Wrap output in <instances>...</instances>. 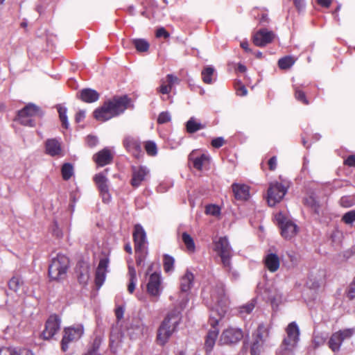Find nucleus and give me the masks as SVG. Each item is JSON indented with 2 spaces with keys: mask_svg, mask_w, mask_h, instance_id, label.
<instances>
[{
  "mask_svg": "<svg viewBox=\"0 0 355 355\" xmlns=\"http://www.w3.org/2000/svg\"><path fill=\"white\" fill-rule=\"evenodd\" d=\"M274 33L265 28L257 31L253 37V42L257 46H264L270 43L274 39Z\"/></svg>",
  "mask_w": 355,
  "mask_h": 355,
  "instance_id": "obj_18",
  "label": "nucleus"
},
{
  "mask_svg": "<svg viewBox=\"0 0 355 355\" xmlns=\"http://www.w3.org/2000/svg\"><path fill=\"white\" fill-rule=\"evenodd\" d=\"M62 178L64 180H69L73 175V167L70 163H65L62 165L61 168Z\"/></svg>",
  "mask_w": 355,
  "mask_h": 355,
  "instance_id": "obj_39",
  "label": "nucleus"
},
{
  "mask_svg": "<svg viewBox=\"0 0 355 355\" xmlns=\"http://www.w3.org/2000/svg\"><path fill=\"white\" fill-rule=\"evenodd\" d=\"M108 264V258H103L100 259L95 274V284L97 288H100L105 280Z\"/></svg>",
  "mask_w": 355,
  "mask_h": 355,
  "instance_id": "obj_17",
  "label": "nucleus"
},
{
  "mask_svg": "<svg viewBox=\"0 0 355 355\" xmlns=\"http://www.w3.org/2000/svg\"><path fill=\"white\" fill-rule=\"evenodd\" d=\"M224 144V139L221 137L215 138L211 141V146L216 148H220Z\"/></svg>",
  "mask_w": 355,
  "mask_h": 355,
  "instance_id": "obj_56",
  "label": "nucleus"
},
{
  "mask_svg": "<svg viewBox=\"0 0 355 355\" xmlns=\"http://www.w3.org/2000/svg\"><path fill=\"white\" fill-rule=\"evenodd\" d=\"M340 204L343 207H350L355 205V200L352 196H343L340 200Z\"/></svg>",
  "mask_w": 355,
  "mask_h": 355,
  "instance_id": "obj_47",
  "label": "nucleus"
},
{
  "mask_svg": "<svg viewBox=\"0 0 355 355\" xmlns=\"http://www.w3.org/2000/svg\"><path fill=\"white\" fill-rule=\"evenodd\" d=\"M130 98L127 96L115 97L95 110L94 116L98 121H106L123 113L128 108Z\"/></svg>",
  "mask_w": 355,
  "mask_h": 355,
  "instance_id": "obj_2",
  "label": "nucleus"
},
{
  "mask_svg": "<svg viewBox=\"0 0 355 355\" xmlns=\"http://www.w3.org/2000/svg\"><path fill=\"white\" fill-rule=\"evenodd\" d=\"M345 164L349 166H355V155H349L345 159Z\"/></svg>",
  "mask_w": 355,
  "mask_h": 355,
  "instance_id": "obj_64",
  "label": "nucleus"
},
{
  "mask_svg": "<svg viewBox=\"0 0 355 355\" xmlns=\"http://www.w3.org/2000/svg\"><path fill=\"white\" fill-rule=\"evenodd\" d=\"M243 337V331L239 328L230 327L225 329L220 338V345H234Z\"/></svg>",
  "mask_w": 355,
  "mask_h": 355,
  "instance_id": "obj_14",
  "label": "nucleus"
},
{
  "mask_svg": "<svg viewBox=\"0 0 355 355\" xmlns=\"http://www.w3.org/2000/svg\"><path fill=\"white\" fill-rule=\"evenodd\" d=\"M22 281L19 277H13L8 282L9 288L15 292H17L21 285Z\"/></svg>",
  "mask_w": 355,
  "mask_h": 355,
  "instance_id": "obj_44",
  "label": "nucleus"
},
{
  "mask_svg": "<svg viewBox=\"0 0 355 355\" xmlns=\"http://www.w3.org/2000/svg\"><path fill=\"white\" fill-rule=\"evenodd\" d=\"M83 334L84 327L81 324L65 327L63 330V336L60 343L62 351L66 352L70 345L78 341Z\"/></svg>",
  "mask_w": 355,
  "mask_h": 355,
  "instance_id": "obj_7",
  "label": "nucleus"
},
{
  "mask_svg": "<svg viewBox=\"0 0 355 355\" xmlns=\"http://www.w3.org/2000/svg\"><path fill=\"white\" fill-rule=\"evenodd\" d=\"M276 220L281 229V234L284 239H290L296 235L298 227L293 221L285 217L282 213H279L276 216Z\"/></svg>",
  "mask_w": 355,
  "mask_h": 355,
  "instance_id": "obj_10",
  "label": "nucleus"
},
{
  "mask_svg": "<svg viewBox=\"0 0 355 355\" xmlns=\"http://www.w3.org/2000/svg\"><path fill=\"white\" fill-rule=\"evenodd\" d=\"M44 115L42 110L33 103H29L18 112V121L24 125L33 127L36 119H40Z\"/></svg>",
  "mask_w": 355,
  "mask_h": 355,
  "instance_id": "obj_6",
  "label": "nucleus"
},
{
  "mask_svg": "<svg viewBox=\"0 0 355 355\" xmlns=\"http://www.w3.org/2000/svg\"><path fill=\"white\" fill-rule=\"evenodd\" d=\"M214 250L220 257L223 265L226 268H230V259L233 254L232 248L226 236L214 241Z\"/></svg>",
  "mask_w": 355,
  "mask_h": 355,
  "instance_id": "obj_8",
  "label": "nucleus"
},
{
  "mask_svg": "<svg viewBox=\"0 0 355 355\" xmlns=\"http://www.w3.org/2000/svg\"><path fill=\"white\" fill-rule=\"evenodd\" d=\"M107 172L108 169H105L103 172L99 173L94 177V181L100 192L109 190V180L106 177Z\"/></svg>",
  "mask_w": 355,
  "mask_h": 355,
  "instance_id": "obj_25",
  "label": "nucleus"
},
{
  "mask_svg": "<svg viewBox=\"0 0 355 355\" xmlns=\"http://www.w3.org/2000/svg\"><path fill=\"white\" fill-rule=\"evenodd\" d=\"M287 192V189L282 184L277 182L270 184L268 189L267 201L270 207L275 206L280 202Z\"/></svg>",
  "mask_w": 355,
  "mask_h": 355,
  "instance_id": "obj_11",
  "label": "nucleus"
},
{
  "mask_svg": "<svg viewBox=\"0 0 355 355\" xmlns=\"http://www.w3.org/2000/svg\"><path fill=\"white\" fill-rule=\"evenodd\" d=\"M76 272L80 284L86 285L90 277V266L88 263L80 261L76 266Z\"/></svg>",
  "mask_w": 355,
  "mask_h": 355,
  "instance_id": "obj_19",
  "label": "nucleus"
},
{
  "mask_svg": "<svg viewBox=\"0 0 355 355\" xmlns=\"http://www.w3.org/2000/svg\"><path fill=\"white\" fill-rule=\"evenodd\" d=\"M171 119V116L168 112H162L157 118V123L159 124H164L169 122Z\"/></svg>",
  "mask_w": 355,
  "mask_h": 355,
  "instance_id": "obj_50",
  "label": "nucleus"
},
{
  "mask_svg": "<svg viewBox=\"0 0 355 355\" xmlns=\"http://www.w3.org/2000/svg\"><path fill=\"white\" fill-rule=\"evenodd\" d=\"M102 340L103 339L101 336H95L88 348V352L87 355H97L96 354L100 349Z\"/></svg>",
  "mask_w": 355,
  "mask_h": 355,
  "instance_id": "obj_33",
  "label": "nucleus"
},
{
  "mask_svg": "<svg viewBox=\"0 0 355 355\" xmlns=\"http://www.w3.org/2000/svg\"><path fill=\"white\" fill-rule=\"evenodd\" d=\"M266 346L264 343H261V341L257 338L253 337V342L250 345V352L251 355H259L263 352Z\"/></svg>",
  "mask_w": 355,
  "mask_h": 355,
  "instance_id": "obj_34",
  "label": "nucleus"
},
{
  "mask_svg": "<svg viewBox=\"0 0 355 355\" xmlns=\"http://www.w3.org/2000/svg\"><path fill=\"white\" fill-rule=\"evenodd\" d=\"M205 125L198 122L194 117L190 118L186 123L187 131L189 133H194L199 130L205 128Z\"/></svg>",
  "mask_w": 355,
  "mask_h": 355,
  "instance_id": "obj_31",
  "label": "nucleus"
},
{
  "mask_svg": "<svg viewBox=\"0 0 355 355\" xmlns=\"http://www.w3.org/2000/svg\"><path fill=\"white\" fill-rule=\"evenodd\" d=\"M293 1L296 8L299 11H301L303 9H304L306 6L305 0H293Z\"/></svg>",
  "mask_w": 355,
  "mask_h": 355,
  "instance_id": "obj_60",
  "label": "nucleus"
},
{
  "mask_svg": "<svg viewBox=\"0 0 355 355\" xmlns=\"http://www.w3.org/2000/svg\"><path fill=\"white\" fill-rule=\"evenodd\" d=\"M295 61L291 56H285L282 58L278 61V66L282 69H287L291 67Z\"/></svg>",
  "mask_w": 355,
  "mask_h": 355,
  "instance_id": "obj_41",
  "label": "nucleus"
},
{
  "mask_svg": "<svg viewBox=\"0 0 355 355\" xmlns=\"http://www.w3.org/2000/svg\"><path fill=\"white\" fill-rule=\"evenodd\" d=\"M87 142L89 146H94L98 143L97 137L89 135L87 138Z\"/></svg>",
  "mask_w": 355,
  "mask_h": 355,
  "instance_id": "obj_63",
  "label": "nucleus"
},
{
  "mask_svg": "<svg viewBox=\"0 0 355 355\" xmlns=\"http://www.w3.org/2000/svg\"><path fill=\"white\" fill-rule=\"evenodd\" d=\"M123 145L125 148L131 152L135 156L141 152V145L138 141L132 137H127L123 140Z\"/></svg>",
  "mask_w": 355,
  "mask_h": 355,
  "instance_id": "obj_27",
  "label": "nucleus"
},
{
  "mask_svg": "<svg viewBox=\"0 0 355 355\" xmlns=\"http://www.w3.org/2000/svg\"><path fill=\"white\" fill-rule=\"evenodd\" d=\"M124 314V308L123 306H118L115 310V315L118 321L121 320Z\"/></svg>",
  "mask_w": 355,
  "mask_h": 355,
  "instance_id": "obj_59",
  "label": "nucleus"
},
{
  "mask_svg": "<svg viewBox=\"0 0 355 355\" xmlns=\"http://www.w3.org/2000/svg\"><path fill=\"white\" fill-rule=\"evenodd\" d=\"M175 260L173 257L165 254L164 257V269L166 272H171L173 269Z\"/></svg>",
  "mask_w": 355,
  "mask_h": 355,
  "instance_id": "obj_43",
  "label": "nucleus"
},
{
  "mask_svg": "<svg viewBox=\"0 0 355 355\" xmlns=\"http://www.w3.org/2000/svg\"><path fill=\"white\" fill-rule=\"evenodd\" d=\"M347 297L351 300L355 297V278L349 286Z\"/></svg>",
  "mask_w": 355,
  "mask_h": 355,
  "instance_id": "obj_55",
  "label": "nucleus"
},
{
  "mask_svg": "<svg viewBox=\"0 0 355 355\" xmlns=\"http://www.w3.org/2000/svg\"><path fill=\"white\" fill-rule=\"evenodd\" d=\"M70 266L69 259L62 254L53 258L49 266V276L51 280L60 282L67 276Z\"/></svg>",
  "mask_w": 355,
  "mask_h": 355,
  "instance_id": "obj_5",
  "label": "nucleus"
},
{
  "mask_svg": "<svg viewBox=\"0 0 355 355\" xmlns=\"http://www.w3.org/2000/svg\"><path fill=\"white\" fill-rule=\"evenodd\" d=\"M212 312H216L219 318L211 320L212 330H209L205 339V347L207 353H210L215 345L218 334V330L214 327L218 323L228 311L229 300L225 295L224 284L221 282L216 283L210 292V301L207 302ZM214 313H212L213 314Z\"/></svg>",
  "mask_w": 355,
  "mask_h": 355,
  "instance_id": "obj_1",
  "label": "nucleus"
},
{
  "mask_svg": "<svg viewBox=\"0 0 355 355\" xmlns=\"http://www.w3.org/2000/svg\"><path fill=\"white\" fill-rule=\"evenodd\" d=\"M160 82L161 85L157 89V92L162 94H168L171 92L172 87L169 85L166 84V80L164 79H162Z\"/></svg>",
  "mask_w": 355,
  "mask_h": 355,
  "instance_id": "obj_49",
  "label": "nucleus"
},
{
  "mask_svg": "<svg viewBox=\"0 0 355 355\" xmlns=\"http://www.w3.org/2000/svg\"><path fill=\"white\" fill-rule=\"evenodd\" d=\"M264 264L270 272H275L279 268V258L275 253H269L264 258Z\"/></svg>",
  "mask_w": 355,
  "mask_h": 355,
  "instance_id": "obj_23",
  "label": "nucleus"
},
{
  "mask_svg": "<svg viewBox=\"0 0 355 355\" xmlns=\"http://www.w3.org/2000/svg\"><path fill=\"white\" fill-rule=\"evenodd\" d=\"M145 149L148 155L155 156L157 153V146L155 142L148 141L145 144Z\"/></svg>",
  "mask_w": 355,
  "mask_h": 355,
  "instance_id": "obj_45",
  "label": "nucleus"
},
{
  "mask_svg": "<svg viewBox=\"0 0 355 355\" xmlns=\"http://www.w3.org/2000/svg\"><path fill=\"white\" fill-rule=\"evenodd\" d=\"M181 239L187 251L189 252H193L196 249V245L193 238L188 233L183 232L182 234Z\"/></svg>",
  "mask_w": 355,
  "mask_h": 355,
  "instance_id": "obj_35",
  "label": "nucleus"
},
{
  "mask_svg": "<svg viewBox=\"0 0 355 355\" xmlns=\"http://www.w3.org/2000/svg\"><path fill=\"white\" fill-rule=\"evenodd\" d=\"M193 274L187 270L180 279V289L182 292L187 293L190 291L193 286Z\"/></svg>",
  "mask_w": 355,
  "mask_h": 355,
  "instance_id": "obj_28",
  "label": "nucleus"
},
{
  "mask_svg": "<svg viewBox=\"0 0 355 355\" xmlns=\"http://www.w3.org/2000/svg\"><path fill=\"white\" fill-rule=\"evenodd\" d=\"M252 336L260 340L261 343L268 345L270 338L269 329L264 324H259Z\"/></svg>",
  "mask_w": 355,
  "mask_h": 355,
  "instance_id": "obj_24",
  "label": "nucleus"
},
{
  "mask_svg": "<svg viewBox=\"0 0 355 355\" xmlns=\"http://www.w3.org/2000/svg\"><path fill=\"white\" fill-rule=\"evenodd\" d=\"M304 203L311 207L315 214H319L320 205L313 196H310L304 198Z\"/></svg>",
  "mask_w": 355,
  "mask_h": 355,
  "instance_id": "obj_40",
  "label": "nucleus"
},
{
  "mask_svg": "<svg viewBox=\"0 0 355 355\" xmlns=\"http://www.w3.org/2000/svg\"><path fill=\"white\" fill-rule=\"evenodd\" d=\"M234 198L238 200H247L250 198V187L246 184L234 183L232 185Z\"/></svg>",
  "mask_w": 355,
  "mask_h": 355,
  "instance_id": "obj_20",
  "label": "nucleus"
},
{
  "mask_svg": "<svg viewBox=\"0 0 355 355\" xmlns=\"http://www.w3.org/2000/svg\"><path fill=\"white\" fill-rule=\"evenodd\" d=\"M181 320V313L177 309L171 311L164 318L157 330V341L164 345L175 331Z\"/></svg>",
  "mask_w": 355,
  "mask_h": 355,
  "instance_id": "obj_3",
  "label": "nucleus"
},
{
  "mask_svg": "<svg viewBox=\"0 0 355 355\" xmlns=\"http://www.w3.org/2000/svg\"><path fill=\"white\" fill-rule=\"evenodd\" d=\"M56 108L58 110L59 114V118L62 123V126L65 129H68L69 126V123L68 121V117L67 115V109L66 107L62 106V105H57Z\"/></svg>",
  "mask_w": 355,
  "mask_h": 355,
  "instance_id": "obj_32",
  "label": "nucleus"
},
{
  "mask_svg": "<svg viewBox=\"0 0 355 355\" xmlns=\"http://www.w3.org/2000/svg\"><path fill=\"white\" fill-rule=\"evenodd\" d=\"M214 68L211 66H207L202 71L201 75L202 80L206 84H211L212 83V76L214 73Z\"/></svg>",
  "mask_w": 355,
  "mask_h": 355,
  "instance_id": "obj_36",
  "label": "nucleus"
},
{
  "mask_svg": "<svg viewBox=\"0 0 355 355\" xmlns=\"http://www.w3.org/2000/svg\"><path fill=\"white\" fill-rule=\"evenodd\" d=\"M257 304V300L255 298L252 299L248 303L240 306L238 308L239 315L243 318H245L249 314H250L254 310Z\"/></svg>",
  "mask_w": 355,
  "mask_h": 355,
  "instance_id": "obj_29",
  "label": "nucleus"
},
{
  "mask_svg": "<svg viewBox=\"0 0 355 355\" xmlns=\"http://www.w3.org/2000/svg\"><path fill=\"white\" fill-rule=\"evenodd\" d=\"M354 334V327L340 330L331 335L328 341V345L334 352H337L339 351L343 342L350 339Z\"/></svg>",
  "mask_w": 355,
  "mask_h": 355,
  "instance_id": "obj_9",
  "label": "nucleus"
},
{
  "mask_svg": "<svg viewBox=\"0 0 355 355\" xmlns=\"http://www.w3.org/2000/svg\"><path fill=\"white\" fill-rule=\"evenodd\" d=\"M85 118V112L84 110H80L78 112L75 116L76 123L81 122Z\"/></svg>",
  "mask_w": 355,
  "mask_h": 355,
  "instance_id": "obj_62",
  "label": "nucleus"
},
{
  "mask_svg": "<svg viewBox=\"0 0 355 355\" xmlns=\"http://www.w3.org/2000/svg\"><path fill=\"white\" fill-rule=\"evenodd\" d=\"M167 84L169 85L171 87L174 84L179 83V79L177 76L173 75V74H168L166 76V80Z\"/></svg>",
  "mask_w": 355,
  "mask_h": 355,
  "instance_id": "obj_54",
  "label": "nucleus"
},
{
  "mask_svg": "<svg viewBox=\"0 0 355 355\" xmlns=\"http://www.w3.org/2000/svg\"><path fill=\"white\" fill-rule=\"evenodd\" d=\"M102 197L103 202L105 203H109L111 200V195L109 190L100 192Z\"/></svg>",
  "mask_w": 355,
  "mask_h": 355,
  "instance_id": "obj_58",
  "label": "nucleus"
},
{
  "mask_svg": "<svg viewBox=\"0 0 355 355\" xmlns=\"http://www.w3.org/2000/svg\"><path fill=\"white\" fill-rule=\"evenodd\" d=\"M113 155L110 149L105 148L94 155V160L99 166H104L112 162Z\"/></svg>",
  "mask_w": 355,
  "mask_h": 355,
  "instance_id": "obj_21",
  "label": "nucleus"
},
{
  "mask_svg": "<svg viewBox=\"0 0 355 355\" xmlns=\"http://www.w3.org/2000/svg\"><path fill=\"white\" fill-rule=\"evenodd\" d=\"M128 331L131 338H136L146 333L147 331V327L143 324H139L137 325H132Z\"/></svg>",
  "mask_w": 355,
  "mask_h": 355,
  "instance_id": "obj_30",
  "label": "nucleus"
},
{
  "mask_svg": "<svg viewBox=\"0 0 355 355\" xmlns=\"http://www.w3.org/2000/svg\"><path fill=\"white\" fill-rule=\"evenodd\" d=\"M46 153L52 156L59 155L61 153V144L56 139H49L45 143Z\"/></svg>",
  "mask_w": 355,
  "mask_h": 355,
  "instance_id": "obj_22",
  "label": "nucleus"
},
{
  "mask_svg": "<svg viewBox=\"0 0 355 355\" xmlns=\"http://www.w3.org/2000/svg\"><path fill=\"white\" fill-rule=\"evenodd\" d=\"M133 239L136 253L146 250L147 240L146 232L142 226L139 224H137L135 226Z\"/></svg>",
  "mask_w": 355,
  "mask_h": 355,
  "instance_id": "obj_15",
  "label": "nucleus"
},
{
  "mask_svg": "<svg viewBox=\"0 0 355 355\" xmlns=\"http://www.w3.org/2000/svg\"><path fill=\"white\" fill-rule=\"evenodd\" d=\"M161 276L157 272L150 275L147 284L148 293L153 297H159L162 292Z\"/></svg>",
  "mask_w": 355,
  "mask_h": 355,
  "instance_id": "obj_16",
  "label": "nucleus"
},
{
  "mask_svg": "<svg viewBox=\"0 0 355 355\" xmlns=\"http://www.w3.org/2000/svg\"><path fill=\"white\" fill-rule=\"evenodd\" d=\"M61 318L56 314L51 315L47 319L42 337L45 340L52 338L60 329Z\"/></svg>",
  "mask_w": 355,
  "mask_h": 355,
  "instance_id": "obj_12",
  "label": "nucleus"
},
{
  "mask_svg": "<svg viewBox=\"0 0 355 355\" xmlns=\"http://www.w3.org/2000/svg\"><path fill=\"white\" fill-rule=\"evenodd\" d=\"M128 275L130 276V279H137L136 270L130 262H128Z\"/></svg>",
  "mask_w": 355,
  "mask_h": 355,
  "instance_id": "obj_61",
  "label": "nucleus"
},
{
  "mask_svg": "<svg viewBox=\"0 0 355 355\" xmlns=\"http://www.w3.org/2000/svg\"><path fill=\"white\" fill-rule=\"evenodd\" d=\"M169 36H170L169 33L163 27L158 28L156 31V37H157L168 38V37H169Z\"/></svg>",
  "mask_w": 355,
  "mask_h": 355,
  "instance_id": "obj_57",
  "label": "nucleus"
},
{
  "mask_svg": "<svg viewBox=\"0 0 355 355\" xmlns=\"http://www.w3.org/2000/svg\"><path fill=\"white\" fill-rule=\"evenodd\" d=\"M0 353L4 354H8V355H20V352H19L16 348L12 347H2L0 349Z\"/></svg>",
  "mask_w": 355,
  "mask_h": 355,
  "instance_id": "obj_52",
  "label": "nucleus"
},
{
  "mask_svg": "<svg viewBox=\"0 0 355 355\" xmlns=\"http://www.w3.org/2000/svg\"><path fill=\"white\" fill-rule=\"evenodd\" d=\"M147 252L146 250L143 252H139L138 253H136V263L137 266H142L144 265V259L146 258V254Z\"/></svg>",
  "mask_w": 355,
  "mask_h": 355,
  "instance_id": "obj_53",
  "label": "nucleus"
},
{
  "mask_svg": "<svg viewBox=\"0 0 355 355\" xmlns=\"http://www.w3.org/2000/svg\"><path fill=\"white\" fill-rule=\"evenodd\" d=\"M78 97L83 101L91 103L98 100L99 94L94 89L87 88L80 92Z\"/></svg>",
  "mask_w": 355,
  "mask_h": 355,
  "instance_id": "obj_26",
  "label": "nucleus"
},
{
  "mask_svg": "<svg viewBox=\"0 0 355 355\" xmlns=\"http://www.w3.org/2000/svg\"><path fill=\"white\" fill-rule=\"evenodd\" d=\"M342 220L348 225L355 222V210H351L345 213L342 217Z\"/></svg>",
  "mask_w": 355,
  "mask_h": 355,
  "instance_id": "obj_46",
  "label": "nucleus"
},
{
  "mask_svg": "<svg viewBox=\"0 0 355 355\" xmlns=\"http://www.w3.org/2000/svg\"><path fill=\"white\" fill-rule=\"evenodd\" d=\"M132 44L139 52H146L149 49V44L144 39H135Z\"/></svg>",
  "mask_w": 355,
  "mask_h": 355,
  "instance_id": "obj_38",
  "label": "nucleus"
},
{
  "mask_svg": "<svg viewBox=\"0 0 355 355\" xmlns=\"http://www.w3.org/2000/svg\"><path fill=\"white\" fill-rule=\"evenodd\" d=\"M205 212L207 214L216 216L220 213V208L214 205H209L206 207Z\"/></svg>",
  "mask_w": 355,
  "mask_h": 355,
  "instance_id": "obj_51",
  "label": "nucleus"
},
{
  "mask_svg": "<svg viewBox=\"0 0 355 355\" xmlns=\"http://www.w3.org/2000/svg\"><path fill=\"white\" fill-rule=\"evenodd\" d=\"M209 156L205 154H202L193 159V167L198 170H202L203 166L208 163Z\"/></svg>",
  "mask_w": 355,
  "mask_h": 355,
  "instance_id": "obj_37",
  "label": "nucleus"
},
{
  "mask_svg": "<svg viewBox=\"0 0 355 355\" xmlns=\"http://www.w3.org/2000/svg\"><path fill=\"white\" fill-rule=\"evenodd\" d=\"M236 93L238 96H245L248 94V90L245 85H243L240 81H236L234 84Z\"/></svg>",
  "mask_w": 355,
  "mask_h": 355,
  "instance_id": "obj_48",
  "label": "nucleus"
},
{
  "mask_svg": "<svg viewBox=\"0 0 355 355\" xmlns=\"http://www.w3.org/2000/svg\"><path fill=\"white\" fill-rule=\"evenodd\" d=\"M286 336L280 347L282 355H289L295 352L300 340V329L295 322H291L286 329Z\"/></svg>",
  "mask_w": 355,
  "mask_h": 355,
  "instance_id": "obj_4",
  "label": "nucleus"
},
{
  "mask_svg": "<svg viewBox=\"0 0 355 355\" xmlns=\"http://www.w3.org/2000/svg\"><path fill=\"white\" fill-rule=\"evenodd\" d=\"M132 178L130 184L134 188H138L150 177V170L146 166H132L131 167Z\"/></svg>",
  "mask_w": 355,
  "mask_h": 355,
  "instance_id": "obj_13",
  "label": "nucleus"
},
{
  "mask_svg": "<svg viewBox=\"0 0 355 355\" xmlns=\"http://www.w3.org/2000/svg\"><path fill=\"white\" fill-rule=\"evenodd\" d=\"M294 89L295 98L303 104L308 105L309 102L306 97L305 93L296 85L294 86Z\"/></svg>",
  "mask_w": 355,
  "mask_h": 355,
  "instance_id": "obj_42",
  "label": "nucleus"
}]
</instances>
